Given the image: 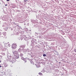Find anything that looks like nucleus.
<instances>
[{
    "mask_svg": "<svg viewBox=\"0 0 76 76\" xmlns=\"http://www.w3.org/2000/svg\"><path fill=\"white\" fill-rule=\"evenodd\" d=\"M17 47V45L15 44H13L12 46V49H15Z\"/></svg>",
    "mask_w": 76,
    "mask_h": 76,
    "instance_id": "f257e3e1",
    "label": "nucleus"
},
{
    "mask_svg": "<svg viewBox=\"0 0 76 76\" xmlns=\"http://www.w3.org/2000/svg\"><path fill=\"white\" fill-rule=\"evenodd\" d=\"M13 54L15 56H16V54H17V51H15L14 52H13Z\"/></svg>",
    "mask_w": 76,
    "mask_h": 76,
    "instance_id": "f03ea898",
    "label": "nucleus"
},
{
    "mask_svg": "<svg viewBox=\"0 0 76 76\" xmlns=\"http://www.w3.org/2000/svg\"><path fill=\"white\" fill-rule=\"evenodd\" d=\"M39 75H42V74L41 72L39 73Z\"/></svg>",
    "mask_w": 76,
    "mask_h": 76,
    "instance_id": "7ed1b4c3",
    "label": "nucleus"
},
{
    "mask_svg": "<svg viewBox=\"0 0 76 76\" xmlns=\"http://www.w3.org/2000/svg\"><path fill=\"white\" fill-rule=\"evenodd\" d=\"M43 57H46V56H47V55H46V54H43Z\"/></svg>",
    "mask_w": 76,
    "mask_h": 76,
    "instance_id": "20e7f679",
    "label": "nucleus"
},
{
    "mask_svg": "<svg viewBox=\"0 0 76 76\" xmlns=\"http://www.w3.org/2000/svg\"><path fill=\"white\" fill-rule=\"evenodd\" d=\"M10 0H7V1H9Z\"/></svg>",
    "mask_w": 76,
    "mask_h": 76,
    "instance_id": "39448f33",
    "label": "nucleus"
},
{
    "mask_svg": "<svg viewBox=\"0 0 76 76\" xmlns=\"http://www.w3.org/2000/svg\"><path fill=\"white\" fill-rule=\"evenodd\" d=\"M1 67V65L0 64V67Z\"/></svg>",
    "mask_w": 76,
    "mask_h": 76,
    "instance_id": "423d86ee",
    "label": "nucleus"
},
{
    "mask_svg": "<svg viewBox=\"0 0 76 76\" xmlns=\"http://www.w3.org/2000/svg\"><path fill=\"white\" fill-rule=\"evenodd\" d=\"M5 6H7V4H5Z\"/></svg>",
    "mask_w": 76,
    "mask_h": 76,
    "instance_id": "0eeeda50",
    "label": "nucleus"
},
{
    "mask_svg": "<svg viewBox=\"0 0 76 76\" xmlns=\"http://www.w3.org/2000/svg\"><path fill=\"white\" fill-rule=\"evenodd\" d=\"M0 63H1V61H0Z\"/></svg>",
    "mask_w": 76,
    "mask_h": 76,
    "instance_id": "6e6552de",
    "label": "nucleus"
},
{
    "mask_svg": "<svg viewBox=\"0 0 76 76\" xmlns=\"http://www.w3.org/2000/svg\"><path fill=\"white\" fill-rule=\"evenodd\" d=\"M9 47H10V46H9Z\"/></svg>",
    "mask_w": 76,
    "mask_h": 76,
    "instance_id": "1a4fd4ad",
    "label": "nucleus"
}]
</instances>
